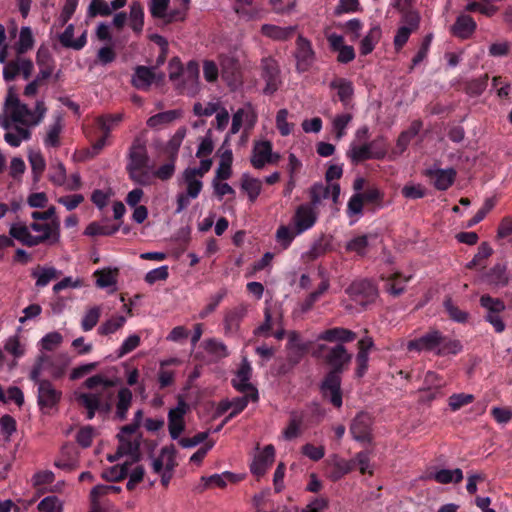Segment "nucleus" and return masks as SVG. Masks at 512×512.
I'll use <instances>...</instances> for the list:
<instances>
[{"label": "nucleus", "mask_w": 512, "mask_h": 512, "mask_svg": "<svg viewBox=\"0 0 512 512\" xmlns=\"http://www.w3.org/2000/svg\"><path fill=\"white\" fill-rule=\"evenodd\" d=\"M47 112L43 100H38L34 109L22 103L10 87L4 102L3 112L0 113V127L6 130L4 140L11 147H19L22 141H29L32 137L31 127L39 125Z\"/></svg>", "instance_id": "f257e3e1"}, {"label": "nucleus", "mask_w": 512, "mask_h": 512, "mask_svg": "<svg viewBox=\"0 0 512 512\" xmlns=\"http://www.w3.org/2000/svg\"><path fill=\"white\" fill-rule=\"evenodd\" d=\"M14 240L27 247H34L43 243L54 245L59 242L58 223L39 224L32 222L29 226L25 223H13L9 228V236L0 235V250L14 246Z\"/></svg>", "instance_id": "f03ea898"}, {"label": "nucleus", "mask_w": 512, "mask_h": 512, "mask_svg": "<svg viewBox=\"0 0 512 512\" xmlns=\"http://www.w3.org/2000/svg\"><path fill=\"white\" fill-rule=\"evenodd\" d=\"M408 352L431 353L438 357L455 356L462 352L460 340L443 334L438 329H430L424 334L406 343Z\"/></svg>", "instance_id": "7ed1b4c3"}, {"label": "nucleus", "mask_w": 512, "mask_h": 512, "mask_svg": "<svg viewBox=\"0 0 512 512\" xmlns=\"http://www.w3.org/2000/svg\"><path fill=\"white\" fill-rule=\"evenodd\" d=\"M323 355L324 361L331 367L328 373H334L341 376V374L349 367L352 360V353L348 352L346 347L342 344H335L334 346H327L319 344L313 352V356L320 357Z\"/></svg>", "instance_id": "20e7f679"}, {"label": "nucleus", "mask_w": 512, "mask_h": 512, "mask_svg": "<svg viewBox=\"0 0 512 512\" xmlns=\"http://www.w3.org/2000/svg\"><path fill=\"white\" fill-rule=\"evenodd\" d=\"M149 156L147 152L146 142L142 138H135L129 149V162L127 170L132 180L139 184H146V175L141 171L147 167Z\"/></svg>", "instance_id": "39448f33"}, {"label": "nucleus", "mask_w": 512, "mask_h": 512, "mask_svg": "<svg viewBox=\"0 0 512 512\" xmlns=\"http://www.w3.org/2000/svg\"><path fill=\"white\" fill-rule=\"evenodd\" d=\"M479 302L480 306L486 311L484 320L493 327L496 333L504 332L506 324L501 316L506 309L504 301L489 294H484L480 297Z\"/></svg>", "instance_id": "423d86ee"}, {"label": "nucleus", "mask_w": 512, "mask_h": 512, "mask_svg": "<svg viewBox=\"0 0 512 512\" xmlns=\"http://www.w3.org/2000/svg\"><path fill=\"white\" fill-rule=\"evenodd\" d=\"M183 181L186 185L185 192H180L176 196L175 213L179 214L184 211L190 204L191 199H196L203 188L202 178L190 171V167L186 168L182 173Z\"/></svg>", "instance_id": "0eeeda50"}, {"label": "nucleus", "mask_w": 512, "mask_h": 512, "mask_svg": "<svg viewBox=\"0 0 512 512\" xmlns=\"http://www.w3.org/2000/svg\"><path fill=\"white\" fill-rule=\"evenodd\" d=\"M294 58L296 60V70L299 73L309 71L316 61V52L312 42L301 34L296 39Z\"/></svg>", "instance_id": "6e6552de"}, {"label": "nucleus", "mask_w": 512, "mask_h": 512, "mask_svg": "<svg viewBox=\"0 0 512 512\" xmlns=\"http://www.w3.org/2000/svg\"><path fill=\"white\" fill-rule=\"evenodd\" d=\"M318 220V212L313 204H300L291 219V225L296 230V234H303L314 227Z\"/></svg>", "instance_id": "1a4fd4ad"}, {"label": "nucleus", "mask_w": 512, "mask_h": 512, "mask_svg": "<svg viewBox=\"0 0 512 512\" xmlns=\"http://www.w3.org/2000/svg\"><path fill=\"white\" fill-rule=\"evenodd\" d=\"M62 392L54 388L49 380H42L37 389V404L43 414H50L59 404Z\"/></svg>", "instance_id": "9d476101"}, {"label": "nucleus", "mask_w": 512, "mask_h": 512, "mask_svg": "<svg viewBox=\"0 0 512 512\" xmlns=\"http://www.w3.org/2000/svg\"><path fill=\"white\" fill-rule=\"evenodd\" d=\"M261 77L266 83L263 89L264 94L271 95L279 89L281 84L280 68L276 59L271 56L262 58Z\"/></svg>", "instance_id": "9b49d317"}, {"label": "nucleus", "mask_w": 512, "mask_h": 512, "mask_svg": "<svg viewBox=\"0 0 512 512\" xmlns=\"http://www.w3.org/2000/svg\"><path fill=\"white\" fill-rule=\"evenodd\" d=\"M221 77L232 89L242 82V72L239 60L233 55H220Z\"/></svg>", "instance_id": "f8f14e48"}, {"label": "nucleus", "mask_w": 512, "mask_h": 512, "mask_svg": "<svg viewBox=\"0 0 512 512\" xmlns=\"http://www.w3.org/2000/svg\"><path fill=\"white\" fill-rule=\"evenodd\" d=\"M121 121L122 114L98 116V151L113 144L112 131L117 128Z\"/></svg>", "instance_id": "ddd939ff"}, {"label": "nucleus", "mask_w": 512, "mask_h": 512, "mask_svg": "<svg viewBox=\"0 0 512 512\" xmlns=\"http://www.w3.org/2000/svg\"><path fill=\"white\" fill-rule=\"evenodd\" d=\"M341 382V376L335 375L334 373H327L320 384V392L323 398L338 409L341 408L343 404Z\"/></svg>", "instance_id": "4468645a"}, {"label": "nucleus", "mask_w": 512, "mask_h": 512, "mask_svg": "<svg viewBox=\"0 0 512 512\" xmlns=\"http://www.w3.org/2000/svg\"><path fill=\"white\" fill-rule=\"evenodd\" d=\"M34 71L32 60L21 55L8 61L3 68V78L6 82H11L21 75L23 79L28 80Z\"/></svg>", "instance_id": "2eb2a0df"}, {"label": "nucleus", "mask_w": 512, "mask_h": 512, "mask_svg": "<svg viewBox=\"0 0 512 512\" xmlns=\"http://www.w3.org/2000/svg\"><path fill=\"white\" fill-rule=\"evenodd\" d=\"M189 410L188 404L181 397L177 405L168 412V431L171 439L177 440L185 430V415Z\"/></svg>", "instance_id": "dca6fc26"}, {"label": "nucleus", "mask_w": 512, "mask_h": 512, "mask_svg": "<svg viewBox=\"0 0 512 512\" xmlns=\"http://www.w3.org/2000/svg\"><path fill=\"white\" fill-rule=\"evenodd\" d=\"M258 120V115L251 103H246L242 108H239L232 116V124L230 131L227 135L237 134L242 125L245 130L249 131L254 128Z\"/></svg>", "instance_id": "f3484780"}, {"label": "nucleus", "mask_w": 512, "mask_h": 512, "mask_svg": "<svg viewBox=\"0 0 512 512\" xmlns=\"http://www.w3.org/2000/svg\"><path fill=\"white\" fill-rule=\"evenodd\" d=\"M310 202L314 208H317L323 200L331 198L334 204L338 203L340 197V185L338 183L316 182L309 189Z\"/></svg>", "instance_id": "a211bd4d"}, {"label": "nucleus", "mask_w": 512, "mask_h": 512, "mask_svg": "<svg viewBox=\"0 0 512 512\" xmlns=\"http://www.w3.org/2000/svg\"><path fill=\"white\" fill-rule=\"evenodd\" d=\"M373 418L367 412L358 413L350 425V433L354 440L358 442L372 441Z\"/></svg>", "instance_id": "6ab92c4d"}, {"label": "nucleus", "mask_w": 512, "mask_h": 512, "mask_svg": "<svg viewBox=\"0 0 512 512\" xmlns=\"http://www.w3.org/2000/svg\"><path fill=\"white\" fill-rule=\"evenodd\" d=\"M423 174L431 181L435 189L446 191L453 185L457 172L454 168L442 169L433 166L425 169Z\"/></svg>", "instance_id": "aec40b11"}, {"label": "nucleus", "mask_w": 512, "mask_h": 512, "mask_svg": "<svg viewBox=\"0 0 512 512\" xmlns=\"http://www.w3.org/2000/svg\"><path fill=\"white\" fill-rule=\"evenodd\" d=\"M96 375L90 376L78 390L75 391V399L79 405L87 409V418L92 419L96 413V393H87L82 389H95Z\"/></svg>", "instance_id": "412c9836"}, {"label": "nucleus", "mask_w": 512, "mask_h": 512, "mask_svg": "<svg viewBox=\"0 0 512 512\" xmlns=\"http://www.w3.org/2000/svg\"><path fill=\"white\" fill-rule=\"evenodd\" d=\"M406 25L396 31L393 44L396 51H400L408 42L410 35L419 28L420 17L417 12H409L404 16Z\"/></svg>", "instance_id": "4be33fe9"}, {"label": "nucleus", "mask_w": 512, "mask_h": 512, "mask_svg": "<svg viewBox=\"0 0 512 512\" xmlns=\"http://www.w3.org/2000/svg\"><path fill=\"white\" fill-rule=\"evenodd\" d=\"M248 313V305L240 303L225 311L223 318L225 335H235L240 329L241 322Z\"/></svg>", "instance_id": "5701e85b"}, {"label": "nucleus", "mask_w": 512, "mask_h": 512, "mask_svg": "<svg viewBox=\"0 0 512 512\" xmlns=\"http://www.w3.org/2000/svg\"><path fill=\"white\" fill-rule=\"evenodd\" d=\"M346 293L352 300L359 303H366L376 297L377 289L371 281L363 279L352 282L346 289Z\"/></svg>", "instance_id": "b1692460"}, {"label": "nucleus", "mask_w": 512, "mask_h": 512, "mask_svg": "<svg viewBox=\"0 0 512 512\" xmlns=\"http://www.w3.org/2000/svg\"><path fill=\"white\" fill-rule=\"evenodd\" d=\"M511 277L507 264L499 262L487 270L483 274L482 279L493 288H504L509 284Z\"/></svg>", "instance_id": "393cba45"}, {"label": "nucleus", "mask_w": 512, "mask_h": 512, "mask_svg": "<svg viewBox=\"0 0 512 512\" xmlns=\"http://www.w3.org/2000/svg\"><path fill=\"white\" fill-rule=\"evenodd\" d=\"M252 376V367L249 361L244 358L235 374V377L231 380V384L235 390L240 393H253L258 390L253 384L250 383Z\"/></svg>", "instance_id": "a878e982"}, {"label": "nucleus", "mask_w": 512, "mask_h": 512, "mask_svg": "<svg viewBox=\"0 0 512 512\" xmlns=\"http://www.w3.org/2000/svg\"><path fill=\"white\" fill-rule=\"evenodd\" d=\"M271 149L272 142L269 140L254 141L250 155L252 167L257 170H262L269 165Z\"/></svg>", "instance_id": "bb28decb"}, {"label": "nucleus", "mask_w": 512, "mask_h": 512, "mask_svg": "<svg viewBox=\"0 0 512 512\" xmlns=\"http://www.w3.org/2000/svg\"><path fill=\"white\" fill-rule=\"evenodd\" d=\"M329 87L336 90L337 97L345 109H352L354 107V85L353 82L347 78L336 77L330 83Z\"/></svg>", "instance_id": "cd10ccee"}, {"label": "nucleus", "mask_w": 512, "mask_h": 512, "mask_svg": "<svg viewBox=\"0 0 512 512\" xmlns=\"http://www.w3.org/2000/svg\"><path fill=\"white\" fill-rule=\"evenodd\" d=\"M112 210L114 220L102 219L98 221V235H113L121 228V219L126 212L125 205L116 201L112 205Z\"/></svg>", "instance_id": "c85d7f7f"}, {"label": "nucleus", "mask_w": 512, "mask_h": 512, "mask_svg": "<svg viewBox=\"0 0 512 512\" xmlns=\"http://www.w3.org/2000/svg\"><path fill=\"white\" fill-rule=\"evenodd\" d=\"M275 459V448L273 445H266L253 459L250 471L257 477L263 476Z\"/></svg>", "instance_id": "c756f323"}, {"label": "nucleus", "mask_w": 512, "mask_h": 512, "mask_svg": "<svg viewBox=\"0 0 512 512\" xmlns=\"http://www.w3.org/2000/svg\"><path fill=\"white\" fill-rule=\"evenodd\" d=\"M356 337V333L352 330L343 327H334L319 333L317 340L344 345V343L353 342Z\"/></svg>", "instance_id": "7c9ffc66"}, {"label": "nucleus", "mask_w": 512, "mask_h": 512, "mask_svg": "<svg viewBox=\"0 0 512 512\" xmlns=\"http://www.w3.org/2000/svg\"><path fill=\"white\" fill-rule=\"evenodd\" d=\"M119 445L114 457L110 456L109 460L114 461L116 459L126 457L124 461H129L131 466L133 463L139 460V443L134 440H127L122 435H118Z\"/></svg>", "instance_id": "2f4dec72"}, {"label": "nucleus", "mask_w": 512, "mask_h": 512, "mask_svg": "<svg viewBox=\"0 0 512 512\" xmlns=\"http://www.w3.org/2000/svg\"><path fill=\"white\" fill-rule=\"evenodd\" d=\"M36 63L39 67L36 77L45 82L52 76L55 69V60L47 47L43 45L39 47L36 53Z\"/></svg>", "instance_id": "473e14b6"}, {"label": "nucleus", "mask_w": 512, "mask_h": 512, "mask_svg": "<svg viewBox=\"0 0 512 512\" xmlns=\"http://www.w3.org/2000/svg\"><path fill=\"white\" fill-rule=\"evenodd\" d=\"M477 23L467 14H460L451 26L452 35L462 40L469 39L476 31Z\"/></svg>", "instance_id": "72a5a7b5"}, {"label": "nucleus", "mask_w": 512, "mask_h": 512, "mask_svg": "<svg viewBox=\"0 0 512 512\" xmlns=\"http://www.w3.org/2000/svg\"><path fill=\"white\" fill-rule=\"evenodd\" d=\"M374 342L371 337H365L358 342V353L356 355V376L361 378L368 369L369 353L373 348Z\"/></svg>", "instance_id": "f704fd0d"}, {"label": "nucleus", "mask_w": 512, "mask_h": 512, "mask_svg": "<svg viewBox=\"0 0 512 512\" xmlns=\"http://www.w3.org/2000/svg\"><path fill=\"white\" fill-rule=\"evenodd\" d=\"M155 80L153 67L143 65L136 66L131 78V84L138 90L146 91Z\"/></svg>", "instance_id": "c9c22d12"}, {"label": "nucleus", "mask_w": 512, "mask_h": 512, "mask_svg": "<svg viewBox=\"0 0 512 512\" xmlns=\"http://www.w3.org/2000/svg\"><path fill=\"white\" fill-rule=\"evenodd\" d=\"M118 276V268L98 269V288L106 289L109 294L115 293L118 290Z\"/></svg>", "instance_id": "e433bc0d"}, {"label": "nucleus", "mask_w": 512, "mask_h": 512, "mask_svg": "<svg viewBox=\"0 0 512 512\" xmlns=\"http://www.w3.org/2000/svg\"><path fill=\"white\" fill-rule=\"evenodd\" d=\"M346 156L354 165H357L366 160L375 159L374 152L370 148L368 142L362 144L351 142L346 152Z\"/></svg>", "instance_id": "4c0bfd02"}, {"label": "nucleus", "mask_w": 512, "mask_h": 512, "mask_svg": "<svg viewBox=\"0 0 512 512\" xmlns=\"http://www.w3.org/2000/svg\"><path fill=\"white\" fill-rule=\"evenodd\" d=\"M183 91L189 96H195L199 90V65L196 61H189L184 71Z\"/></svg>", "instance_id": "58836bf2"}, {"label": "nucleus", "mask_w": 512, "mask_h": 512, "mask_svg": "<svg viewBox=\"0 0 512 512\" xmlns=\"http://www.w3.org/2000/svg\"><path fill=\"white\" fill-rule=\"evenodd\" d=\"M411 279V276L403 277L399 272L390 274L385 278V291L393 297L400 296L405 292L406 283Z\"/></svg>", "instance_id": "ea45409f"}, {"label": "nucleus", "mask_w": 512, "mask_h": 512, "mask_svg": "<svg viewBox=\"0 0 512 512\" xmlns=\"http://www.w3.org/2000/svg\"><path fill=\"white\" fill-rule=\"evenodd\" d=\"M258 400V390H255L253 393H244L243 396L233 398L232 400H230L231 412L226 417V421H230L239 413H241L247 407L249 402L256 403L258 402Z\"/></svg>", "instance_id": "a19ab883"}, {"label": "nucleus", "mask_w": 512, "mask_h": 512, "mask_svg": "<svg viewBox=\"0 0 512 512\" xmlns=\"http://www.w3.org/2000/svg\"><path fill=\"white\" fill-rule=\"evenodd\" d=\"M428 478L440 484L459 483L463 480V472L460 468L440 469L430 473Z\"/></svg>", "instance_id": "79ce46f5"}, {"label": "nucleus", "mask_w": 512, "mask_h": 512, "mask_svg": "<svg viewBox=\"0 0 512 512\" xmlns=\"http://www.w3.org/2000/svg\"><path fill=\"white\" fill-rule=\"evenodd\" d=\"M304 421V413L301 411H291L287 427L283 430L282 434L285 440H292L298 437L301 433V427Z\"/></svg>", "instance_id": "37998d69"}, {"label": "nucleus", "mask_w": 512, "mask_h": 512, "mask_svg": "<svg viewBox=\"0 0 512 512\" xmlns=\"http://www.w3.org/2000/svg\"><path fill=\"white\" fill-rule=\"evenodd\" d=\"M294 31V26L280 27L273 24H263L261 27V33L264 36L278 41L288 40Z\"/></svg>", "instance_id": "c03bdc74"}, {"label": "nucleus", "mask_w": 512, "mask_h": 512, "mask_svg": "<svg viewBox=\"0 0 512 512\" xmlns=\"http://www.w3.org/2000/svg\"><path fill=\"white\" fill-rule=\"evenodd\" d=\"M241 189L246 192L250 202H255L262 190V182L258 178L243 173L241 177Z\"/></svg>", "instance_id": "a18cd8bd"}, {"label": "nucleus", "mask_w": 512, "mask_h": 512, "mask_svg": "<svg viewBox=\"0 0 512 512\" xmlns=\"http://www.w3.org/2000/svg\"><path fill=\"white\" fill-rule=\"evenodd\" d=\"M132 403V392L128 388H121L118 391L115 418L123 421Z\"/></svg>", "instance_id": "49530a36"}, {"label": "nucleus", "mask_w": 512, "mask_h": 512, "mask_svg": "<svg viewBox=\"0 0 512 512\" xmlns=\"http://www.w3.org/2000/svg\"><path fill=\"white\" fill-rule=\"evenodd\" d=\"M382 35V31L379 25H374L370 28L368 33L363 37L360 42V53L361 55L370 54L377 43L379 42Z\"/></svg>", "instance_id": "de8ad7c7"}, {"label": "nucleus", "mask_w": 512, "mask_h": 512, "mask_svg": "<svg viewBox=\"0 0 512 512\" xmlns=\"http://www.w3.org/2000/svg\"><path fill=\"white\" fill-rule=\"evenodd\" d=\"M181 116V111L179 110H168L164 112L157 113L147 120V126L153 129H159L162 126L173 122Z\"/></svg>", "instance_id": "09e8293b"}, {"label": "nucleus", "mask_w": 512, "mask_h": 512, "mask_svg": "<svg viewBox=\"0 0 512 512\" xmlns=\"http://www.w3.org/2000/svg\"><path fill=\"white\" fill-rule=\"evenodd\" d=\"M241 480V477L232 472L226 471L221 474H213L209 477H202V481L205 482V487L214 485L219 488H224L227 483H236Z\"/></svg>", "instance_id": "8fccbe9b"}, {"label": "nucleus", "mask_w": 512, "mask_h": 512, "mask_svg": "<svg viewBox=\"0 0 512 512\" xmlns=\"http://www.w3.org/2000/svg\"><path fill=\"white\" fill-rule=\"evenodd\" d=\"M369 246V236L366 234L358 235L350 239L345 244V250L347 252L356 253L358 256L363 257L367 254Z\"/></svg>", "instance_id": "3c124183"}, {"label": "nucleus", "mask_w": 512, "mask_h": 512, "mask_svg": "<svg viewBox=\"0 0 512 512\" xmlns=\"http://www.w3.org/2000/svg\"><path fill=\"white\" fill-rule=\"evenodd\" d=\"M34 37L30 27H22L19 34V39L15 45V50L18 55H23L34 46Z\"/></svg>", "instance_id": "603ef678"}, {"label": "nucleus", "mask_w": 512, "mask_h": 512, "mask_svg": "<svg viewBox=\"0 0 512 512\" xmlns=\"http://www.w3.org/2000/svg\"><path fill=\"white\" fill-rule=\"evenodd\" d=\"M129 25L136 33H140L143 29L144 10L139 2H133L130 6Z\"/></svg>", "instance_id": "864d4df0"}, {"label": "nucleus", "mask_w": 512, "mask_h": 512, "mask_svg": "<svg viewBox=\"0 0 512 512\" xmlns=\"http://www.w3.org/2000/svg\"><path fill=\"white\" fill-rule=\"evenodd\" d=\"M299 235L300 234H296V230L293 226L280 225L276 230L275 239L281 248L286 250L290 247L295 237Z\"/></svg>", "instance_id": "5fc2aeb1"}, {"label": "nucleus", "mask_w": 512, "mask_h": 512, "mask_svg": "<svg viewBox=\"0 0 512 512\" xmlns=\"http://www.w3.org/2000/svg\"><path fill=\"white\" fill-rule=\"evenodd\" d=\"M443 306L449 318L452 321L461 324H464L468 321L469 313L464 310H461L457 305L453 303L451 298L445 299L443 302Z\"/></svg>", "instance_id": "6e6d98bb"}, {"label": "nucleus", "mask_w": 512, "mask_h": 512, "mask_svg": "<svg viewBox=\"0 0 512 512\" xmlns=\"http://www.w3.org/2000/svg\"><path fill=\"white\" fill-rule=\"evenodd\" d=\"M227 289L221 288L217 293L211 295L208 299V303L205 305V307L199 312V318L205 319L208 317L211 313H213L216 308L219 306L221 301L227 296Z\"/></svg>", "instance_id": "4d7b16f0"}, {"label": "nucleus", "mask_w": 512, "mask_h": 512, "mask_svg": "<svg viewBox=\"0 0 512 512\" xmlns=\"http://www.w3.org/2000/svg\"><path fill=\"white\" fill-rule=\"evenodd\" d=\"M353 115L350 112L338 114L332 121V128L338 140L346 135V128L352 121Z\"/></svg>", "instance_id": "13d9d810"}, {"label": "nucleus", "mask_w": 512, "mask_h": 512, "mask_svg": "<svg viewBox=\"0 0 512 512\" xmlns=\"http://www.w3.org/2000/svg\"><path fill=\"white\" fill-rule=\"evenodd\" d=\"M204 349L208 354L217 358H225L229 355L227 346L224 342L215 338L205 340Z\"/></svg>", "instance_id": "bf43d9fd"}, {"label": "nucleus", "mask_w": 512, "mask_h": 512, "mask_svg": "<svg viewBox=\"0 0 512 512\" xmlns=\"http://www.w3.org/2000/svg\"><path fill=\"white\" fill-rule=\"evenodd\" d=\"M129 468V461H123L122 463L115 465L109 470L103 472L102 477L108 481H119L128 476Z\"/></svg>", "instance_id": "052dcab7"}, {"label": "nucleus", "mask_w": 512, "mask_h": 512, "mask_svg": "<svg viewBox=\"0 0 512 512\" xmlns=\"http://www.w3.org/2000/svg\"><path fill=\"white\" fill-rule=\"evenodd\" d=\"M185 135H186V130L184 128L178 129L175 132V134L166 143L165 152L168 153L170 158H173V160L177 159L178 151L183 142Z\"/></svg>", "instance_id": "680f3d73"}, {"label": "nucleus", "mask_w": 512, "mask_h": 512, "mask_svg": "<svg viewBox=\"0 0 512 512\" xmlns=\"http://www.w3.org/2000/svg\"><path fill=\"white\" fill-rule=\"evenodd\" d=\"M432 41H433L432 33H428L427 35L424 36L419 50L412 58L410 70H412L413 68L418 66L421 62H423L427 58Z\"/></svg>", "instance_id": "e2e57ef3"}, {"label": "nucleus", "mask_w": 512, "mask_h": 512, "mask_svg": "<svg viewBox=\"0 0 512 512\" xmlns=\"http://www.w3.org/2000/svg\"><path fill=\"white\" fill-rule=\"evenodd\" d=\"M49 180L56 186H63L67 182L66 169L62 162L57 160L51 165Z\"/></svg>", "instance_id": "0e129e2a"}, {"label": "nucleus", "mask_w": 512, "mask_h": 512, "mask_svg": "<svg viewBox=\"0 0 512 512\" xmlns=\"http://www.w3.org/2000/svg\"><path fill=\"white\" fill-rule=\"evenodd\" d=\"M328 250V244L323 238L313 242L310 248L303 254V258L307 261H314L321 256L325 255Z\"/></svg>", "instance_id": "69168bd1"}, {"label": "nucleus", "mask_w": 512, "mask_h": 512, "mask_svg": "<svg viewBox=\"0 0 512 512\" xmlns=\"http://www.w3.org/2000/svg\"><path fill=\"white\" fill-rule=\"evenodd\" d=\"M493 253V249L488 242H482L478 247V252L471 261L466 265L468 269H474L481 264L482 261L489 258Z\"/></svg>", "instance_id": "338daca9"}, {"label": "nucleus", "mask_w": 512, "mask_h": 512, "mask_svg": "<svg viewBox=\"0 0 512 512\" xmlns=\"http://www.w3.org/2000/svg\"><path fill=\"white\" fill-rule=\"evenodd\" d=\"M37 508L39 512H63L62 502L55 495L43 498Z\"/></svg>", "instance_id": "774afa93"}]
</instances>
